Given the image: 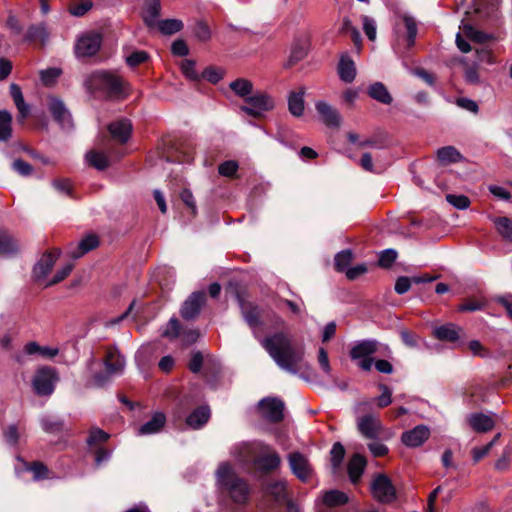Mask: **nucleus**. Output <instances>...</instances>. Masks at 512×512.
<instances>
[{"mask_svg":"<svg viewBox=\"0 0 512 512\" xmlns=\"http://www.w3.org/2000/svg\"><path fill=\"white\" fill-rule=\"evenodd\" d=\"M230 89L240 98L246 101L247 97L253 92V84L250 80L245 78H238L229 84Z\"/></svg>","mask_w":512,"mask_h":512,"instance_id":"36","label":"nucleus"},{"mask_svg":"<svg viewBox=\"0 0 512 512\" xmlns=\"http://www.w3.org/2000/svg\"><path fill=\"white\" fill-rule=\"evenodd\" d=\"M181 326L177 318L172 317L162 329L161 335L165 338L176 339L180 337Z\"/></svg>","mask_w":512,"mask_h":512,"instance_id":"45","label":"nucleus"},{"mask_svg":"<svg viewBox=\"0 0 512 512\" xmlns=\"http://www.w3.org/2000/svg\"><path fill=\"white\" fill-rule=\"evenodd\" d=\"M258 470L262 472H271L276 470L281 464V458L277 452L262 448L256 455L253 463Z\"/></svg>","mask_w":512,"mask_h":512,"instance_id":"14","label":"nucleus"},{"mask_svg":"<svg viewBox=\"0 0 512 512\" xmlns=\"http://www.w3.org/2000/svg\"><path fill=\"white\" fill-rule=\"evenodd\" d=\"M48 108L53 118L64 129L72 127V117L63 101L57 97H49Z\"/></svg>","mask_w":512,"mask_h":512,"instance_id":"15","label":"nucleus"},{"mask_svg":"<svg viewBox=\"0 0 512 512\" xmlns=\"http://www.w3.org/2000/svg\"><path fill=\"white\" fill-rule=\"evenodd\" d=\"M159 30L161 33L165 35H171L178 31H180L183 27V24L180 20L177 19H166L157 22Z\"/></svg>","mask_w":512,"mask_h":512,"instance_id":"44","label":"nucleus"},{"mask_svg":"<svg viewBox=\"0 0 512 512\" xmlns=\"http://www.w3.org/2000/svg\"><path fill=\"white\" fill-rule=\"evenodd\" d=\"M446 200L457 209H467L470 205L468 197L464 195L447 194Z\"/></svg>","mask_w":512,"mask_h":512,"instance_id":"52","label":"nucleus"},{"mask_svg":"<svg viewBox=\"0 0 512 512\" xmlns=\"http://www.w3.org/2000/svg\"><path fill=\"white\" fill-rule=\"evenodd\" d=\"M331 455V463L334 470L338 469L341 465L344 456H345V448L340 442L334 443L330 451Z\"/></svg>","mask_w":512,"mask_h":512,"instance_id":"47","label":"nucleus"},{"mask_svg":"<svg viewBox=\"0 0 512 512\" xmlns=\"http://www.w3.org/2000/svg\"><path fill=\"white\" fill-rule=\"evenodd\" d=\"M264 492L267 496L272 497L278 504L287 501V483L284 480H276L267 483Z\"/></svg>","mask_w":512,"mask_h":512,"instance_id":"24","label":"nucleus"},{"mask_svg":"<svg viewBox=\"0 0 512 512\" xmlns=\"http://www.w3.org/2000/svg\"><path fill=\"white\" fill-rule=\"evenodd\" d=\"M366 460L360 454H355L348 463V475L351 482L356 483L362 476Z\"/></svg>","mask_w":512,"mask_h":512,"instance_id":"30","label":"nucleus"},{"mask_svg":"<svg viewBox=\"0 0 512 512\" xmlns=\"http://www.w3.org/2000/svg\"><path fill=\"white\" fill-rule=\"evenodd\" d=\"M240 110L252 117H261L275 107L274 99L266 92L257 91L246 98Z\"/></svg>","mask_w":512,"mask_h":512,"instance_id":"5","label":"nucleus"},{"mask_svg":"<svg viewBox=\"0 0 512 512\" xmlns=\"http://www.w3.org/2000/svg\"><path fill=\"white\" fill-rule=\"evenodd\" d=\"M149 58V55L146 51L143 50H136L133 51L131 54L126 56V63L130 67H136L144 62H146Z\"/></svg>","mask_w":512,"mask_h":512,"instance_id":"49","label":"nucleus"},{"mask_svg":"<svg viewBox=\"0 0 512 512\" xmlns=\"http://www.w3.org/2000/svg\"><path fill=\"white\" fill-rule=\"evenodd\" d=\"M494 224L498 233L505 239L512 241V219L507 217L495 218Z\"/></svg>","mask_w":512,"mask_h":512,"instance_id":"42","label":"nucleus"},{"mask_svg":"<svg viewBox=\"0 0 512 512\" xmlns=\"http://www.w3.org/2000/svg\"><path fill=\"white\" fill-rule=\"evenodd\" d=\"M318 362L323 370V372L327 375L331 373V366L328 358L327 351L324 348H319L318 350Z\"/></svg>","mask_w":512,"mask_h":512,"instance_id":"63","label":"nucleus"},{"mask_svg":"<svg viewBox=\"0 0 512 512\" xmlns=\"http://www.w3.org/2000/svg\"><path fill=\"white\" fill-rule=\"evenodd\" d=\"M102 43L99 33L89 32L80 36L75 46V53L78 57H90L95 55Z\"/></svg>","mask_w":512,"mask_h":512,"instance_id":"10","label":"nucleus"},{"mask_svg":"<svg viewBox=\"0 0 512 512\" xmlns=\"http://www.w3.org/2000/svg\"><path fill=\"white\" fill-rule=\"evenodd\" d=\"M466 420L470 427L478 433H486L495 425L494 419L484 413H471L467 415Z\"/></svg>","mask_w":512,"mask_h":512,"instance_id":"20","label":"nucleus"},{"mask_svg":"<svg viewBox=\"0 0 512 512\" xmlns=\"http://www.w3.org/2000/svg\"><path fill=\"white\" fill-rule=\"evenodd\" d=\"M166 423V417L162 412H155L151 419L144 424H142L138 430L137 435L139 436H149L156 434L162 430Z\"/></svg>","mask_w":512,"mask_h":512,"instance_id":"21","label":"nucleus"},{"mask_svg":"<svg viewBox=\"0 0 512 512\" xmlns=\"http://www.w3.org/2000/svg\"><path fill=\"white\" fill-rule=\"evenodd\" d=\"M461 29L464 36L478 43H483L489 38L487 34L478 31L470 24H463Z\"/></svg>","mask_w":512,"mask_h":512,"instance_id":"46","label":"nucleus"},{"mask_svg":"<svg viewBox=\"0 0 512 512\" xmlns=\"http://www.w3.org/2000/svg\"><path fill=\"white\" fill-rule=\"evenodd\" d=\"M216 482L219 490L235 505L244 507L249 502L251 488L245 479L237 475L230 463L219 464L216 470Z\"/></svg>","mask_w":512,"mask_h":512,"instance_id":"2","label":"nucleus"},{"mask_svg":"<svg viewBox=\"0 0 512 512\" xmlns=\"http://www.w3.org/2000/svg\"><path fill=\"white\" fill-rule=\"evenodd\" d=\"M363 30L369 40L374 41L376 39V22L369 16L362 17Z\"/></svg>","mask_w":512,"mask_h":512,"instance_id":"53","label":"nucleus"},{"mask_svg":"<svg viewBox=\"0 0 512 512\" xmlns=\"http://www.w3.org/2000/svg\"><path fill=\"white\" fill-rule=\"evenodd\" d=\"M104 366L106 374H96L94 376V383L99 387L104 386L111 377L123 373L125 359L116 349H109L104 360Z\"/></svg>","mask_w":512,"mask_h":512,"instance_id":"7","label":"nucleus"},{"mask_svg":"<svg viewBox=\"0 0 512 512\" xmlns=\"http://www.w3.org/2000/svg\"><path fill=\"white\" fill-rule=\"evenodd\" d=\"M10 95L19 111L20 118L22 120L25 119L29 115L30 107L24 101L21 88L17 84L12 83L10 85Z\"/></svg>","mask_w":512,"mask_h":512,"instance_id":"33","label":"nucleus"},{"mask_svg":"<svg viewBox=\"0 0 512 512\" xmlns=\"http://www.w3.org/2000/svg\"><path fill=\"white\" fill-rule=\"evenodd\" d=\"M73 266L74 265L71 262L65 264L61 269H59L56 272V274L54 275L52 280L47 284V286L57 284V283L61 282L62 280H64L71 273Z\"/></svg>","mask_w":512,"mask_h":512,"instance_id":"59","label":"nucleus"},{"mask_svg":"<svg viewBox=\"0 0 512 512\" xmlns=\"http://www.w3.org/2000/svg\"><path fill=\"white\" fill-rule=\"evenodd\" d=\"M19 464L22 466H16V473L19 475L22 472H31L33 474V480L38 481L48 477L47 467L40 462H33L31 464L23 461L20 457L17 458Z\"/></svg>","mask_w":512,"mask_h":512,"instance_id":"23","label":"nucleus"},{"mask_svg":"<svg viewBox=\"0 0 512 512\" xmlns=\"http://www.w3.org/2000/svg\"><path fill=\"white\" fill-rule=\"evenodd\" d=\"M98 246V239L94 235H88L85 238H83L76 248L72 249L70 251V256L73 259H78L82 257L87 252L91 251L92 249L96 248Z\"/></svg>","mask_w":512,"mask_h":512,"instance_id":"32","label":"nucleus"},{"mask_svg":"<svg viewBox=\"0 0 512 512\" xmlns=\"http://www.w3.org/2000/svg\"><path fill=\"white\" fill-rule=\"evenodd\" d=\"M238 170V163L233 160H228L219 165L218 172L222 176L231 177Z\"/></svg>","mask_w":512,"mask_h":512,"instance_id":"56","label":"nucleus"},{"mask_svg":"<svg viewBox=\"0 0 512 512\" xmlns=\"http://www.w3.org/2000/svg\"><path fill=\"white\" fill-rule=\"evenodd\" d=\"M456 104L460 108L465 109L474 114H477L479 111V106L477 102L470 98L460 97L456 100Z\"/></svg>","mask_w":512,"mask_h":512,"instance_id":"60","label":"nucleus"},{"mask_svg":"<svg viewBox=\"0 0 512 512\" xmlns=\"http://www.w3.org/2000/svg\"><path fill=\"white\" fill-rule=\"evenodd\" d=\"M4 439L7 444L15 446L19 439V433L15 425H10L4 431Z\"/></svg>","mask_w":512,"mask_h":512,"instance_id":"61","label":"nucleus"},{"mask_svg":"<svg viewBox=\"0 0 512 512\" xmlns=\"http://www.w3.org/2000/svg\"><path fill=\"white\" fill-rule=\"evenodd\" d=\"M268 449V445L260 441L239 442L231 446L230 455L241 465L254 463L258 452L262 449Z\"/></svg>","mask_w":512,"mask_h":512,"instance_id":"8","label":"nucleus"},{"mask_svg":"<svg viewBox=\"0 0 512 512\" xmlns=\"http://www.w3.org/2000/svg\"><path fill=\"white\" fill-rule=\"evenodd\" d=\"M367 93L372 99L382 104L389 105L392 103L393 98L382 82L371 84L367 89Z\"/></svg>","mask_w":512,"mask_h":512,"instance_id":"26","label":"nucleus"},{"mask_svg":"<svg viewBox=\"0 0 512 512\" xmlns=\"http://www.w3.org/2000/svg\"><path fill=\"white\" fill-rule=\"evenodd\" d=\"M430 436V430L425 425H418L402 434L401 440L408 447L421 446Z\"/></svg>","mask_w":512,"mask_h":512,"instance_id":"18","label":"nucleus"},{"mask_svg":"<svg viewBox=\"0 0 512 512\" xmlns=\"http://www.w3.org/2000/svg\"><path fill=\"white\" fill-rule=\"evenodd\" d=\"M288 463L292 473L300 481L307 482L310 480L313 469L305 455L300 452H292L288 455Z\"/></svg>","mask_w":512,"mask_h":512,"instance_id":"12","label":"nucleus"},{"mask_svg":"<svg viewBox=\"0 0 512 512\" xmlns=\"http://www.w3.org/2000/svg\"><path fill=\"white\" fill-rule=\"evenodd\" d=\"M239 303L243 319L276 365L290 374H298L299 370L306 366L303 361L305 356L304 346L293 344L291 338L283 332L261 338L263 321L261 320L260 308L243 300H240Z\"/></svg>","mask_w":512,"mask_h":512,"instance_id":"1","label":"nucleus"},{"mask_svg":"<svg viewBox=\"0 0 512 512\" xmlns=\"http://www.w3.org/2000/svg\"><path fill=\"white\" fill-rule=\"evenodd\" d=\"M437 158L442 164L457 163L463 156L454 146H445L437 150Z\"/></svg>","mask_w":512,"mask_h":512,"instance_id":"37","label":"nucleus"},{"mask_svg":"<svg viewBox=\"0 0 512 512\" xmlns=\"http://www.w3.org/2000/svg\"><path fill=\"white\" fill-rule=\"evenodd\" d=\"M109 438V435L101 429L91 430L89 437L87 438L88 445L92 446L97 443H103Z\"/></svg>","mask_w":512,"mask_h":512,"instance_id":"58","label":"nucleus"},{"mask_svg":"<svg viewBox=\"0 0 512 512\" xmlns=\"http://www.w3.org/2000/svg\"><path fill=\"white\" fill-rule=\"evenodd\" d=\"M12 168L21 176H29L33 172V167L22 159H16L12 163Z\"/></svg>","mask_w":512,"mask_h":512,"instance_id":"57","label":"nucleus"},{"mask_svg":"<svg viewBox=\"0 0 512 512\" xmlns=\"http://www.w3.org/2000/svg\"><path fill=\"white\" fill-rule=\"evenodd\" d=\"M87 162L98 170H104L109 165L108 157L101 152L90 151L86 154Z\"/></svg>","mask_w":512,"mask_h":512,"instance_id":"41","label":"nucleus"},{"mask_svg":"<svg viewBox=\"0 0 512 512\" xmlns=\"http://www.w3.org/2000/svg\"><path fill=\"white\" fill-rule=\"evenodd\" d=\"M58 381L59 375L55 368L42 367L35 372L32 386L37 395L50 396L54 392Z\"/></svg>","mask_w":512,"mask_h":512,"instance_id":"6","label":"nucleus"},{"mask_svg":"<svg viewBox=\"0 0 512 512\" xmlns=\"http://www.w3.org/2000/svg\"><path fill=\"white\" fill-rule=\"evenodd\" d=\"M371 493L380 503H391L396 497V489L391 480L384 474H378L371 483Z\"/></svg>","mask_w":512,"mask_h":512,"instance_id":"9","label":"nucleus"},{"mask_svg":"<svg viewBox=\"0 0 512 512\" xmlns=\"http://www.w3.org/2000/svg\"><path fill=\"white\" fill-rule=\"evenodd\" d=\"M200 336V333L196 329H188L181 331L180 337L186 345L195 343Z\"/></svg>","mask_w":512,"mask_h":512,"instance_id":"64","label":"nucleus"},{"mask_svg":"<svg viewBox=\"0 0 512 512\" xmlns=\"http://www.w3.org/2000/svg\"><path fill=\"white\" fill-rule=\"evenodd\" d=\"M349 501L348 495L340 490H329L323 493L321 503L327 507H339Z\"/></svg>","mask_w":512,"mask_h":512,"instance_id":"28","label":"nucleus"},{"mask_svg":"<svg viewBox=\"0 0 512 512\" xmlns=\"http://www.w3.org/2000/svg\"><path fill=\"white\" fill-rule=\"evenodd\" d=\"M12 116L6 110H0V141H7L12 135Z\"/></svg>","mask_w":512,"mask_h":512,"instance_id":"39","label":"nucleus"},{"mask_svg":"<svg viewBox=\"0 0 512 512\" xmlns=\"http://www.w3.org/2000/svg\"><path fill=\"white\" fill-rule=\"evenodd\" d=\"M304 94L305 88L301 87L299 91H292L288 95V109L295 117H300L304 113Z\"/></svg>","mask_w":512,"mask_h":512,"instance_id":"25","label":"nucleus"},{"mask_svg":"<svg viewBox=\"0 0 512 512\" xmlns=\"http://www.w3.org/2000/svg\"><path fill=\"white\" fill-rule=\"evenodd\" d=\"M60 74L61 70L59 68H48L41 71L40 78L43 84L50 86L55 83Z\"/></svg>","mask_w":512,"mask_h":512,"instance_id":"51","label":"nucleus"},{"mask_svg":"<svg viewBox=\"0 0 512 512\" xmlns=\"http://www.w3.org/2000/svg\"><path fill=\"white\" fill-rule=\"evenodd\" d=\"M379 342L375 339H363L356 341L350 350V358L357 361L358 366L363 371H370L374 359L371 357L378 351Z\"/></svg>","mask_w":512,"mask_h":512,"instance_id":"4","label":"nucleus"},{"mask_svg":"<svg viewBox=\"0 0 512 512\" xmlns=\"http://www.w3.org/2000/svg\"><path fill=\"white\" fill-rule=\"evenodd\" d=\"M182 73L191 80H197L199 78L195 68V62L193 60L186 59L181 63Z\"/></svg>","mask_w":512,"mask_h":512,"instance_id":"55","label":"nucleus"},{"mask_svg":"<svg viewBox=\"0 0 512 512\" xmlns=\"http://www.w3.org/2000/svg\"><path fill=\"white\" fill-rule=\"evenodd\" d=\"M338 74L342 81L351 83L356 77V67L348 56H342L338 64Z\"/></svg>","mask_w":512,"mask_h":512,"instance_id":"27","label":"nucleus"},{"mask_svg":"<svg viewBox=\"0 0 512 512\" xmlns=\"http://www.w3.org/2000/svg\"><path fill=\"white\" fill-rule=\"evenodd\" d=\"M18 244L14 238L5 233H0V256H10L16 253Z\"/></svg>","mask_w":512,"mask_h":512,"instance_id":"40","label":"nucleus"},{"mask_svg":"<svg viewBox=\"0 0 512 512\" xmlns=\"http://www.w3.org/2000/svg\"><path fill=\"white\" fill-rule=\"evenodd\" d=\"M209 417V408L207 406H202L190 413L186 422L190 427L199 429L208 421Z\"/></svg>","mask_w":512,"mask_h":512,"instance_id":"31","label":"nucleus"},{"mask_svg":"<svg viewBox=\"0 0 512 512\" xmlns=\"http://www.w3.org/2000/svg\"><path fill=\"white\" fill-rule=\"evenodd\" d=\"M205 303V293L203 291L193 292L183 303L180 313L183 319H194L200 312Z\"/></svg>","mask_w":512,"mask_h":512,"instance_id":"16","label":"nucleus"},{"mask_svg":"<svg viewBox=\"0 0 512 512\" xmlns=\"http://www.w3.org/2000/svg\"><path fill=\"white\" fill-rule=\"evenodd\" d=\"M41 427L46 433L58 434L64 428V422L55 416L46 415L40 419Z\"/></svg>","mask_w":512,"mask_h":512,"instance_id":"38","label":"nucleus"},{"mask_svg":"<svg viewBox=\"0 0 512 512\" xmlns=\"http://www.w3.org/2000/svg\"><path fill=\"white\" fill-rule=\"evenodd\" d=\"M397 258V251L389 248L380 252L378 263L381 267H390Z\"/></svg>","mask_w":512,"mask_h":512,"instance_id":"50","label":"nucleus"},{"mask_svg":"<svg viewBox=\"0 0 512 512\" xmlns=\"http://www.w3.org/2000/svg\"><path fill=\"white\" fill-rule=\"evenodd\" d=\"M90 83L96 89L107 92L109 96L124 97L127 83L118 75L108 71H96L90 76Z\"/></svg>","mask_w":512,"mask_h":512,"instance_id":"3","label":"nucleus"},{"mask_svg":"<svg viewBox=\"0 0 512 512\" xmlns=\"http://www.w3.org/2000/svg\"><path fill=\"white\" fill-rule=\"evenodd\" d=\"M357 428L361 435L368 439H376L381 431V422L373 414H367L357 418Z\"/></svg>","mask_w":512,"mask_h":512,"instance_id":"17","label":"nucleus"},{"mask_svg":"<svg viewBox=\"0 0 512 512\" xmlns=\"http://www.w3.org/2000/svg\"><path fill=\"white\" fill-rule=\"evenodd\" d=\"M403 21H404V24H405V27L407 30L408 45L412 46L415 42V38H416L417 32H418L417 23H416L415 19L409 15H404Z\"/></svg>","mask_w":512,"mask_h":512,"instance_id":"48","label":"nucleus"},{"mask_svg":"<svg viewBox=\"0 0 512 512\" xmlns=\"http://www.w3.org/2000/svg\"><path fill=\"white\" fill-rule=\"evenodd\" d=\"M109 132L111 136L121 142L125 143L130 138L132 132V124L128 119H120L115 122H112L108 126Z\"/></svg>","mask_w":512,"mask_h":512,"instance_id":"22","label":"nucleus"},{"mask_svg":"<svg viewBox=\"0 0 512 512\" xmlns=\"http://www.w3.org/2000/svg\"><path fill=\"white\" fill-rule=\"evenodd\" d=\"M380 389L382 390V394L377 398V405L380 408L388 406L392 402V392L386 385H380Z\"/></svg>","mask_w":512,"mask_h":512,"instance_id":"62","label":"nucleus"},{"mask_svg":"<svg viewBox=\"0 0 512 512\" xmlns=\"http://www.w3.org/2000/svg\"><path fill=\"white\" fill-rule=\"evenodd\" d=\"M49 34L44 23L33 24L29 26L27 32L24 35V41L32 42L39 40L42 44H45L48 40Z\"/></svg>","mask_w":512,"mask_h":512,"instance_id":"35","label":"nucleus"},{"mask_svg":"<svg viewBox=\"0 0 512 512\" xmlns=\"http://www.w3.org/2000/svg\"><path fill=\"white\" fill-rule=\"evenodd\" d=\"M353 260V253L351 250H342L336 254L334 259L335 268L337 271L343 272L349 268L350 263Z\"/></svg>","mask_w":512,"mask_h":512,"instance_id":"43","label":"nucleus"},{"mask_svg":"<svg viewBox=\"0 0 512 512\" xmlns=\"http://www.w3.org/2000/svg\"><path fill=\"white\" fill-rule=\"evenodd\" d=\"M258 408L261 416L269 422H280L284 417V403L278 398H264L259 402Z\"/></svg>","mask_w":512,"mask_h":512,"instance_id":"11","label":"nucleus"},{"mask_svg":"<svg viewBox=\"0 0 512 512\" xmlns=\"http://www.w3.org/2000/svg\"><path fill=\"white\" fill-rule=\"evenodd\" d=\"M59 255L60 252L58 250L43 254L33 268V275L35 279L40 280L45 278L53 268Z\"/></svg>","mask_w":512,"mask_h":512,"instance_id":"19","label":"nucleus"},{"mask_svg":"<svg viewBox=\"0 0 512 512\" xmlns=\"http://www.w3.org/2000/svg\"><path fill=\"white\" fill-rule=\"evenodd\" d=\"M315 109L323 124L330 128H338L341 124V116L336 108L324 100L315 102Z\"/></svg>","mask_w":512,"mask_h":512,"instance_id":"13","label":"nucleus"},{"mask_svg":"<svg viewBox=\"0 0 512 512\" xmlns=\"http://www.w3.org/2000/svg\"><path fill=\"white\" fill-rule=\"evenodd\" d=\"M160 8L159 0H146L143 8V20L147 26L154 27L157 24Z\"/></svg>","mask_w":512,"mask_h":512,"instance_id":"29","label":"nucleus"},{"mask_svg":"<svg viewBox=\"0 0 512 512\" xmlns=\"http://www.w3.org/2000/svg\"><path fill=\"white\" fill-rule=\"evenodd\" d=\"M460 329L454 324H446L434 329V335L441 341L455 342L459 339Z\"/></svg>","mask_w":512,"mask_h":512,"instance_id":"34","label":"nucleus"},{"mask_svg":"<svg viewBox=\"0 0 512 512\" xmlns=\"http://www.w3.org/2000/svg\"><path fill=\"white\" fill-rule=\"evenodd\" d=\"M412 283L413 278H409L406 276L398 277L394 286L395 292L399 295L405 294L410 290Z\"/></svg>","mask_w":512,"mask_h":512,"instance_id":"54","label":"nucleus"}]
</instances>
